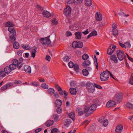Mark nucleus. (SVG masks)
<instances>
[{"instance_id":"nucleus-15","label":"nucleus","mask_w":133,"mask_h":133,"mask_svg":"<svg viewBox=\"0 0 133 133\" xmlns=\"http://www.w3.org/2000/svg\"><path fill=\"white\" fill-rule=\"evenodd\" d=\"M55 104L56 107H60L62 105V101L60 99H57L56 100Z\"/></svg>"},{"instance_id":"nucleus-49","label":"nucleus","mask_w":133,"mask_h":133,"mask_svg":"<svg viewBox=\"0 0 133 133\" xmlns=\"http://www.w3.org/2000/svg\"><path fill=\"white\" fill-rule=\"evenodd\" d=\"M74 64L72 62H70L68 63V66L70 68H72L73 67L74 65Z\"/></svg>"},{"instance_id":"nucleus-8","label":"nucleus","mask_w":133,"mask_h":133,"mask_svg":"<svg viewBox=\"0 0 133 133\" xmlns=\"http://www.w3.org/2000/svg\"><path fill=\"white\" fill-rule=\"evenodd\" d=\"M123 97L122 93L121 92H119L116 95L115 99L116 101L120 103L122 101Z\"/></svg>"},{"instance_id":"nucleus-4","label":"nucleus","mask_w":133,"mask_h":133,"mask_svg":"<svg viewBox=\"0 0 133 133\" xmlns=\"http://www.w3.org/2000/svg\"><path fill=\"white\" fill-rule=\"evenodd\" d=\"M86 86L89 92H93L95 91V88L92 83L88 82L86 84Z\"/></svg>"},{"instance_id":"nucleus-29","label":"nucleus","mask_w":133,"mask_h":133,"mask_svg":"<svg viewBox=\"0 0 133 133\" xmlns=\"http://www.w3.org/2000/svg\"><path fill=\"white\" fill-rule=\"evenodd\" d=\"M76 110L78 112V114L80 116H81L83 114L84 112L83 110L81 108H77Z\"/></svg>"},{"instance_id":"nucleus-33","label":"nucleus","mask_w":133,"mask_h":133,"mask_svg":"<svg viewBox=\"0 0 133 133\" xmlns=\"http://www.w3.org/2000/svg\"><path fill=\"white\" fill-rule=\"evenodd\" d=\"M82 73L84 76H87L89 74V72L86 69H83L82 70Z\"/></svg>"},{"instance_id":"nucleus-20","label":"nucleus","mask_w":133,"mask_h":133,"mask_svg":"<svg viewBox=\"0 0 133 133\" xmlns=\"http://www.w3.org/2000/svg\"><path fill=\"white\" fill-rule=\"evenodd\" d=\"M25 72L27 73L30 74L31 72V69L30 66L25 65Z\"/></svg>"},{"instance_id":"nucleus-37","label":"nucleus","mask_w":133,"mask_h":133,"mask_svg":"<svg viewBox=\"0 0 133 133\" xmlns=\"http://www.w3.org/2000/svg\"><path fill=\"white\" fill-rule=\"evenodd\" d=\"M19 45L17 42H15L13 44V47L15 49H17L19 47Z\"/></svg>"},{"instance_id":"nucleus-31","label":"nucleus","mask_w":133,"mask_h":133,"mask_svg":"<svg viewBox=\"0 0 133 133\" xmlns=\"http://www.w3.org/2000/svg\"><path fill=\"white\" fill-rule=\"evenodd\" d=\"M112 32L114 36H117L118 35V31L116 29H113Z\"/></svg>"},{"instance_id":"nucleus-18","label":"nucleus","mask_w":133,"mask_h":133,"mask_svg":"<svg viewBox=\"0 0 133 133\" xmlns=\"http://www.w3.org/2000/svg\"><path fill=\"white\" fill-rule=\"evenodd\" d=\"M54 121L51 120H48L45 123V125L48 127H49L52 125L54 123Z\"/></svg>"},{"instance_id":"nucleus-9","label":"nucleus","mask_w":133,"mask_h":133,"mask_svg":"<svg viewBox=\"0 0 133 133\" xmlns=\"http://www.w3.org/2000/svg\"><path fill=\"white\" fill-rule=\"evenodd\" d=\"M116 104L115 102L112 101H108L107 103L106 106L108 108L115 107Z\"/></svg>"},{"instance_id":"nucleus-19","label":"nucleus","mask_w":133,"mask_h":133,"mask_svg":"<svg viewBox=\"0 0 133 133\" xmlns=\"http://www.w3.org/2000/svg\"><path fill=\"white\" fill-rule=\"evenodd\" d=\"M68 116L69 118H71L73 121H74L75 119V114L74 112H71L69 113Z\"/></svg>"},{"instance_id":"nucleus-16","label":"nucleus","mask_w":133,"mask_h":133,"mask_svg":"<svg viewBox=\"0 0 133 133\" xmlns=\"http://www.w3.org/2000/svg\"><path fill=\"white\" fill-rule=\"evenodd\" d=\"M91 63L89 60H87L84 61L82 63V65L84 68H87V66L89 65Z\"/></svg>"},{"instance_id":"nucleus-44","label":"nucleus","mask_w":133,"mask_h":133,"mask_svg":"<svg viewBox=\"0 0 133 133\" xmlns=\"http://www.w3.org/2000/svg\"><path fill=\"white\" fill-rule=\"evenodd\" d=\"M41 87L45 89H48V86L46 83H43L41 85Z\"/></svg>"},{"instance_id":"nucleus-35","label":"nucleus","mask_w":133,"mask_h":133,"mask_svg":"<svg viewBox=\"0 0 133 133\" xmlns=\"http://www.w3.org/2000/svg\"><path fill=\"white\" fill-rule=\"evenodd\" d=\"M78 45V42L76 41H74L73 42L72 44V47L74 48H77Z\"/></svg>"},{"instance_id":"nucleus-56","label":"nucleus","mask_w":133,"mask_h":133,"mask_svg":"<svg viewBox=\"0 0 133 133\" xmlns=\"http://www.w3.org/2000/svg\"><path fill=\"white\" fill-rule=\"evenodd\" d=\"M18 63L16 64V65H17V67L18 68H21L22 66V64L21 62H20L19 63L18 62Z\"/></svg>"},{"instance_id":"nucleus-28","label":"nucleus","mask_w":133,"mask_h":133,"mask_svg":"<svg viewBox=\"0 0 133 133\" xmlns=\"http://www.w3.org/2000/svg\"><path fill=\"white\" fill-rule=\"evenodd\" d=\"M16 33H13L11 35L10 37L11 40L13 41V42L15 41L16 39V38L15 37V36H16Z\"/></svg>"},{"instance_id":"nucleus-57","label":"nucleus","mask_w":133,"mask_h":133,"mask_svg":"<svg viewBox=\"0 0 133 133\" xmlns=\"http://www.w3.org/2000/svg\"><path fill=\"white\" fill-rule=\"evenodd\" d=\"M59 94L61 95H63V91L62 89L61 88H60V89H59L58 90Z\"/></svg>"},{"instance_id":"nucleus-38","label":"nucleus","mask_w":133,"mask_h":133,"mask_svg":"<svg viewBox=\"0 0 133 133\" xmlns=\"http://www.w3.org/2000/svg\"><path fill=\"white\" fill-rule=\"evenodd\" d=\"M125 48H130L131 47V44L129 42H126L124 43Z\"/></svg>"},{"instance_id":"nucleus-11","label":"nucleus","mask_w":133,"mask_h":133,"mask_svg":"<svg viewBox=\"0 0 133 133\" xmlns=\"http://www.w3.org/2000/svg\"><path fill=\"white\" fill-rule=\"evenodd\" d=\"M110 59L111 61H113L115 63H118V60L116 55H113L110 57Z\"/></svg>"},{"instance_id":"nucleus-55","label":"nucleus","mask_w":133,"mask_h":133,"mask_svg":"<svg viewBox=\"0 0 133 133\" xmlns=\"http://www.w3.org/2000/svg\"><path fill=\"white\" fill-rule=\"evenodd\" d=\"M94 87L99 89H102V87L100 85H98L94 83Z\"/></svg>"},{"instance_id":"nucleus-64","label":"nucleus","mask_w":133,"mask_h":133,"mask_svg":"<svg viewBox=\"0 0 133 133\" xmlns=\"http://www.w3.org/2000/svg\"><path fill=\"white\" fill-rule=\"evenodd\" d=\"M119 45L122 48H125L124 44H123L121 42H119Z\"/></svg>"},{"instance_id":"nucleus-5","label":"nucleus","mask_w":133,"mask_h":133,"mask_svg":"<svg viewBox=\"0 0 133 133\" xmlns=\"http://www.w3.org/2000/svg\"><path fill=\"white\" fill-rule=\"evenodd\" d=\"M13 63L10 65V67L11 70H14L16 68V64L18 63V61L16 59H14L13 61Z\"/></svg>"},{"instance_id":"nucleus-14","label":"nucleus","mask_w":133,"mask_h":133,"mask_svg":"<svg viewBox=\"0 0 133 133\" xmlns=\"http://www.w3.org/2000/svg\"><path fill=\"white\" fill-rule=\"evenodd\" d=\"M96 18L97 21H101L102 19V15L100 13H96Z\"/></svg>"},{"instance_id":"nucleus-41","label":"nucleus","mask_w":133,"mask_h":133,"mask_svg":"<svg viewBox=\"0 0 133 133\" xmlns=\"http://www.w3.org/2000/svg\"><path fill=\"white\" fill-rule=\"evenodd\" d=\"M83 42H78L77 48H81L83 47Z\"/></svg>"},{"instance_id":"nucleus-25","label":"nucleus","mask_w":133,"mask_h":133,"mask_svg":"<svg viewBox=\"0 0 133 133\" xmlns=\"http://www.w3.org/2000/svg\"><path fill=\"white\" fill-rule=\"evenodd\" d=\"M8 29L9 31L11 33H16L15 29L13 27V26L9 27Z\"/></svg>"},{"instance_id":"nucleus-43","label":"nucleus","mask_w":133,"mask_h":133,"mask_svg":"<svg viewBox=\"0 0 133 133\" xmlns=\"http://www.w3.org/2000/svg\"><path fill=\"white\" fill-rule=\"evenodd\" d=\"M89 58L88 55L87 54H84L82 56V58L84 60H86Z\"/></svg>"},{"instance_id":"nucleus-40","label":"nucleus","mask_w":133,"mask_h":133,"mask_svg":"<svg viewBox=\"0 0 133 133\" xmlns=\"http://www.w3.org/2000/svg\"><path fill=\"white\" fill-rule=\"evenodd\" d=\"M126 106L130 109H133V104L129 103H128L126 105Z\"/></svg>"},{"instance_id":"nucleus-60","label":"nucleus","mask_w":133,"mask_h":133,"mask_svg":"<svg viewBox=\"0 0 133 133\" xmlns=\"http://www.w3.org/2000/svg\"><path fill=\"white\" fill-rule=\"evenodd\" d=\"M90 110L89 108L88 107H85L84 109V112L85 113H87L88 111Z\"/></svg>"},{"instance_id":"nucleus-53","label":"nucleus","mask_w":133,"mask_h":133,"mask_svg":"<svg viewBox=\"0 0 133 133\" xmlns=\"http://www.w3.org/2000/svg\"><path fill=\"white\" fill-rule=\"evenodd\" d=\"M62 111V109L61 108H60V107H58V108L57 109V112L58 114H60Z\"/></svg>"},{"instance_id":"nucleus-27","label":"nucleus","mask_w":133,"mask_h":133,"mask_svg":"<svg viewBox=\"0 0 133 133\" xmlns=\"http://www.w3.org/2000/svg\"><path fill=\"white\" fill-rule=\"evenodd\" d=\"M5 26L6 27H9L11 26H13L14 25L12 23L10 22H8L6 23Z\"/></svg>"},{"instance_id":"nucleus-39","label":"nucleus","mask_w":133,"mask_h":133,"mask_svg":"<svg viewBox=\"0 0 133 133\" xmlns=\"http://www.w3.org/2000/svg\"><path fill=\"white\" fill-rule=\"evenodd\" d=\"M53 117L54 118V121L56 122L58 120L59 117L58 115L56 114H53Z\"/></svg>"},{"instance_id":"nucleus-17","label":"nucleus","mask_w":133,"mask_h":133,"mask_svg":"<svg viewBox=\"0 0 133 133\" xmlns=\"http://www.w3.org/2000/svg\"><path fill=\"white\" fill-rule=\"evenodd\" d=\"M42 14L45 17H49L51 15V14L49 12L45 10L43 11Z\"/></svg>"},{"instance_id":"nucleus-59","label":"nucleus","mask_w":133,"mask_h":133,"mask_svg":"<svg viewBox=\"0 0 133 133\" xmlns=\"http://www.w3.org/2000/svg\"><path fill=\"white\" fill-rule=\"evenodd\" d=\"M54 97L56 98H58L59 97V96L58 95V93L57 92H54Z\"/></svg>"},{"instance_id":"nucleus-1","label":"nucleus","mask_w":133,"mask_h":133,"mask_svg":"<svg viewBox=\"0 0 133 133\" xmlns=\"http://www.w3.org/2000/svg\"><path fill=\"white\" fill-rule=\"evenodd\" d=\"M117 54L118 59L120 61H122L123 59H124L126 62V64L127 65L128 63L127 62L126 56L123 51L121 50H118L117 51Z\"/></svg>"},{"instance_id":"nucleus-45","label":"nucleus","mask_w":133,"mask_h":133,"mask_svg":"<svg viewBox=\"0 0 133 133\" xmlns=\"http://www.w3.org/2000/svg\"><path fill=\"white\" fill-rule=\"evenodd\" d=\"M108 124V121L107 119L104 120L103 122V125L104 127H106L107 126Z\"/></svg>"},{"instance_id":"nucleus-63","label":"nucleus","mask_w":133,"mask_h":133,"mask_svg":"<svg viewBox=\"0 0 133 133\" xmlns=\"http://www.w3.org/2000/svg\"><path fill=\"white\" fill-rule=\"evenodd\" d=\"M117 27V24L115 23H114L112 25V27L113 29H116Z\"/></svg>"},{"instance_id":"nucleus-30","label":"nucleus","mask_w":133,"mask_h":133,"mask_svg":"<svg viewBox=\"0 0 133 133\" xmlns=\"http://www.w3.org/2000/svg\"><path fill=\"white\" fill-rule=\"evenodd\" d=\"M34 47H35V48L34 50V51H32L31 53V56L33 58L35 57V54L37 52L36 49H37V48L36 47H35V46Z\"/></svg>"},{"instance_id":"nucleus-51","label":"nucleus","mask_w":133,"mask_h":133,"mask_svg":"<svg viewBox=\"0 0 133 133\" xmlns=\"http://www.w3.org/2000/svg\"><path fill=\"white\" fill-rule=\"evenodd\" d=\"M66 35L67 37H69L72 35L71 32L69 31H67L66 33Z\"/></svg>"},{"instance_id":"nucleus-61","label":"nucleus","mask_w":133,"mask_h":133,"mask_svg":"<svg viewBox=\"0 0 133 133\" xmlns=\"http://www.w3.org/2000/svg\"><path fill=\"white\" fill-rule=\"evenodd\" d=\"M51 57L49 55H46V59L48 61H50L51 59Z\"/></svg>"},{"instance_id":"nucleus-50","label":"nucleus","mask_w":133,"mask_h":133,"mask_svg":"<svg viewBox=\"0 0 133 133\" xmlns=\"http://www.w3.org/2000/svg\"><path fill=\"white\" fill-rule=\"evenodd\" d=\"M90 34L92 35V36H94L97 35V32L96 30H94L92 31Z\"/></svg>"},{"instance_id":"nucleus-21","label":"nucleus","mask_w":133,"mask_h":133,"mask_svg":"<svg viewBox=\"0 0 133 133\" xmlns=\"http://www.w3.org/2000/svg\"><path fill=\"white\" fill-rule=\"evenodd\" d=\"M69 91L70 93L72 95L76 94L77 92L76 89L73 88H70L69 89Z\"/></svg>"},{"instance_id":"nucleus-2","label":"nucleus","mask_w":133,"mask_h":133,"mask_svg":"<svg viewBox=\"0 0 133 133\" xmlns=\"http://www.w3.org/2000/svg\"><path fill=\"white\" fill-rule=\"evenodd\" d=\"M109 77V75L108 72L103 71L100 74V78L101 81H105L108 79Z\"/></svg>"},{"instance_id":"nucleus-26","label":"nucleus","mask_w":133,"mask_h":133,"mask_svg":"<svg viewBox=\"0 0 133 133\" xmlns=\"http://www.w3.org/2000/svg\"><path fill=\"white\" fill-rule=\"evenodd\" d=\"M4 71L5 73L8 74L11 71V70L9 66H7L4 68Z\"/></svg>"},{"instance_id":"nucleus-62","label":"nucleus","mask_w":133,"mask_h":133,"mask_svg":"<svg viewBox=\"0 0 133 133\" xmlns=\"http://www.w3.org/2000/svg\"><path fill=\"white\" fill-rule=\"evenodd\" d=\"M42 130L41 128H39L36 130L35 131V132L36 133H38Z\"/></svg>"},{"instance_id":"nucleus-7","label":"nucleus","mask_w":133,"mask_h":133,"mask_svg":"<svg viewBox=\"0 0 133 133\" xmlns=\"http://www.w3.org/2000/svg\"><path fill=\"white\" fill-rule=\"evenodd\" d=\"M116 47V46L114 45H113L112 46H110L107 50V54L108 55H111L113 52Z\"/></svg>"},{"instance_id":"nucleus-3","label":"nucleus","mask_w":133,"mask_h":133,"mask_svg":"<svg viewBox=\"0 0 133 133\" xmlns=\"http://www.w3.org/2000/svg\"><path fill=\"white\" fill-rule=\"evenodd\" d=\"M50 36L44 38H41L39 39L40 42L42 43V44L44 45H48L50 44L51 42L49 38Z\"/></svg>"},{"instance_id":"nucleus-32","label":"nucleus","mask_w":133,"mask_h":133,"mask_svg":"<svg viewBox=\"0 0 133 133\" xmlns=\"http://www.w3.org/2000/svg\"><path fill=\"white\" fill-rule=\"evenodd\" d=\"M70 59V56H65L63 58V60L64 61L67 62Z\"/></svg>"},{"instance_id":"nucleus-12","label":"nucleus","mask_w":133,"mask_h":133,"mask_svg":"<svg viewBox=\"0 0 133 133\" xmlns=\"http://www.w3.org/2000/svg\"><path fill=\"white\" fill-rule=\"evenodd\" d=\"M12 85L13 84L11 83L7 84L5 85H3L2 87L1 88V90L3 91L6 89L8 87L12 86Z\"/></svg>"},{"instance_id":"nucleus-23","label":"nucleus","mask_w":133,"mask_h":133,"mask_svg":"<svg viewBox=\"0 0 133 133\" xmlns=\"http://www.w3.org/2000/svg\"><path fill=\"white\" fill-rule=\"evenodd\" d=\"M85 4L88 6H90L92 4L91 0H85Z\"/></svg>"},{"instance_id":"nucleus-36","label":"nucleus","mask_w":133,"mask_h":133,"mask_svg":"<svg viewBox=\"0 0 133 133\" xmlns=\"http://www.w3.org/2000/svg\"><path fill=\"white\" fill-rule=\"evenodd\" d=\"M83 1V0H74L73 3L76 4H79L82 3Z\"/></svg>"},{"instance_id":"nucleus-10","label":"nucleus","mask_w":133,"mask_h":133,"mask_svg":"<svg viewBox=\"0 0 133 133\" xmlns=\"http://www.w3.org/2000/svg\"><path fill=\"white\" fill-rule=\"evenodd\" d=\"M123 128V127L122 125L121 124L118 125L116 127L115 131V132L116 133H121Z\"/></svg>"},{"instance_id":"nucleus-46","label":"nucleus","mask_w":133,"mask_h":133,"mask_svg":"<svg viewBox=\"0 0 133 133\" xmlns=\"http://www.w3.org/2000/svg\"><path fill=\"white\" fill-rule=\"evenodd\" d=\"M77 27L75 25H72L69 26V29L72 31H73L75 29H77Z\"/></svg>"},{"instance_id":"nucleus-47","label":"nucleus","mask_w":133,"mask_h":133,"mask_svg":"<svg viewBox=\"0 0 133 133\" xmlns=\"http://www.w3.org/2000/svg\"><path fill=\"white\" fill-rule=\"evenodd\" d=\"M73 67L75 71H77L78 70L79 68V66L78 64H75Z\"/></svg>"},{"instance_id":"nucleus-22","label":"nucleus","mask_w":133,"mask_h":133,"mask_svg":"<svg viewBox=\"0 0 133 133\" xmlns=\"http://www.w3.org/2000/svg\"><path fill=\"white\" fill-rule=\"evenodd\" d=\"M89 108L90 111L93 112L96 109V106L95 104H93L90 106Z\"/></svg>"},{"instance_id":"nucleus-42","label":"nucleus","mask_w":133,"mask_h":133,"mask_svg":"<svg viewBox=\"0 0 133 133\" xmlns=\"http://www.w3.org/2000/svg\"><path fill=\"white\" fill-rule=\"evenodd\" d=\"M5 71L2 70L0 71V76L2 77H3L6 76V74Z\"/></svg>"},{"instance_id":"nucleus-52","label":"nucleus","mask_w":133,"mask_h":133,"mask_svg":"<svg viewBox=\"0 0 133 133\" xmlns=\"http://www.w3.org/2000/svg\"><path fill=\"white\" fill-rule=\"evenodd\" d=\"M70 85L71 87H74L76 85V82L74 81H72L70 82Z\"/></svg>"},{"instance_id":"nucleus-24","label":"nucleus","mask_w":133,"mask_h":133,"mask_svg":"<svg viewBox=\"0 0 133 133\" xmlns=\"http://www.w3.org/2000/svg\"><path fill=\"white\" fill-rule=\"evenodd\" d=\"M48 91L49 94L52 95L54 94L55 92V90L53 88H50L48 90Z\"/></svg>"},{"instance_id":"nucleus-48","label":"nucleus","mask_w":133,"mask_h":133,"mask_svg":"<svg viewBox=\"0 0 133 133\" xmlns=\"http://www.w3.org/2000/svg\"><path fill=\"white\" fill-rule=\"evenodd\" d=\"M30 85H32L37 86H38V83L36 82H32L30 83Z\"/></svg>"},{"instance_id":"nucleus-6","label":"nucleus","mask_w":133,"mask_h":133,"mask_svg":"<svg viewBox=\"0 0 133 133\" xmlns=\"http://www.w3.org/2000/svg\"><path fill=\"white\" fill-rule=\"evenodd\" d=\"M71 11V9L70 7L67 5L66 8L64 10V14L66 16H68L70 14Z\"/></svg>"},{"instance_id":"nucleus-13","label":"nucleus","mask_w":133,"mask_h":133,"mask_svg":"<svg viewBox=\"0 0 133 133\" xmlns=\"http://www.w3.org/2000/svg\"><path fill=\"white\" fill-rule=\"evenodd\" d=\"M75 38L76 39H80L81 38L82 34L81 32H76L75 33Z\"/></svg>"},{"instance_id":"nucleus-34","label":"nucleus","mask_w":133,"mask_h":133,"mask_svg":"<svg viewBox=\"0 0 133 133\" xmlns=\"http://www.w3.org/2000/svg\"><path fill=\"white\" fill-rule=\"evenodd\" d=\"M129 82L130 84L133 85V74H131L129 78Z\"/></svg>"},{"instance_id":"nucleus-54","label":"nucleus","mask_w":133,"mask_h":133,"mask_svg":"<svg viewBox=\"0 0 133 133\" xmlns=\"http://www.w3.org/2000/svg\"><path fill=\"white\" fill-rule=\"evenodd\" d=\"M58 131V129L56 128H55L52 129L51 133H56Z\"/></svg>"},{"instance_id":"nucleus-58","label":"nucleus","mask_w":133,"mask_h":133,"mask_svg":"<svg viewBox=\"0 0 133 133\" xmlns=\"http://www.w3.org/2000/svg\"><path fill=\"white\" fill-rule=\"evenodd\" d=\"M52 23L53 24H56L58 22L56 21V18H54L52 20Z\"/></svg>"}]
</instances>
